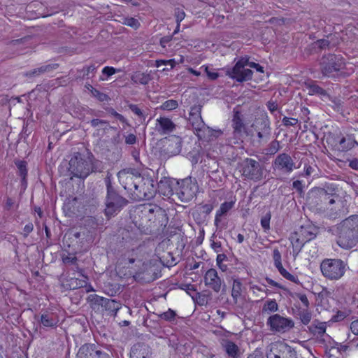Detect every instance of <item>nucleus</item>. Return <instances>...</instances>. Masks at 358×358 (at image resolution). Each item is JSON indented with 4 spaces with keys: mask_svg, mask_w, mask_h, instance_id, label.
I'll return each instance as SVG.
<instances>
[{
    "mask_svg": "<svg viewBox=\"0 0 358 358\" xmlns=\"http://www.w3.org/2000/svg\"><path fill=\"white\" fill-rule=\"evenodd\" d=\"M119 181L124 184V187L132 190V188L138 192V196L150 199L153 197L156 188L154 181L150 178H143L140 176L129 175L125 171L118 173Z\"/></svg>",
    "mask_w": 358,
    "mask_h": 358,
    "instance_id": "f257e3e1",
    "label": "nucleus"
},
{
    "mask_svg": "<svg viewBox=\"0 0 358 358\" xmlns=\"http://www.w3.org/2000/svg\"><path fill=\"white\" fill-rule=\"evenodd\" d=\"M334 231L340 247L345 249L353 248L358 242V215L344 220Z\"/></svg>",
    "mask_w": 358,
    "mask_h": 358,
    "instance_id": "f03ea898",
    "label": "nucleus"
},
{
    "mask_svg": "<svg viewBox=\"0 0 358 358\" xmlns=\"http://www.w3.org/2000/svg\"><path fill=\"white\" fill-rule=\"evenodd\" d=\"M317 234V228L310 224H307L297 229L289 237L294 252L299 254L305 243L314 239Z\"/></svg>",
    "mask_w": 358,
    "mask_h": 358,
    "instance_id": "7ed1b4c3",
    "label": "nucleus"
},
{
    "mask_svg": "<svg viewBox=\"0 0 358 358\" xmlns=\"http://www.w3.org/2000/svg\"><path fill=\"white\" fill-rule=\"evenodd\" d=\"M347 264L339 259H325L320 264L324 277L330 280H338L345 274Z\"/></svg>",
    "mask_w": 358,
    "mask_h": 358,
    "instance_id": "20e7f679",
    "label": "nucleus"
},
{
    "mask_svg": "<svg viewBox=\"0 0 358 358\" xmlns=\"http://www.w3.org/2000/svg\"><path fill=\"white\" fill-rule=\"evenodd\" d=\"M69 171L74 177L85 178L92 171V162L90 159H85L80 155H77L69 161Z\"/></svg>",
    "mask_w": 358,
    "mask_h": 358,
    "instance_id": "39448f33",
    "label": "nucleus"
},
{
    "mask_svg": "<svg viewBox=\"0 0 358 358\" xmlns=\"http://www.w3.org/2000/svg\"><path fill=\"white\" fill-rule=\"evenodd\" d=\"M127 204V201L124 198L117 194L109 187H108L105 208V213L108 217L117 214Z\"/></svg>",
    "mask_w": 358,
    "mask_h": 358,
    "instance_id": "423d86ee",
    "label": "nucleus"
},
{
    "mask_svg": "<svg viewBox=\"0 0 358 358\" xmlns=\"http://www.w3.org/2000/svg\"><path fill=\"white\" fill-rule=\"evenodd\" d=\"M243 176L250 180L259 181L264 176V169L260 164L252 159H245L241 164Z\"/></svg>",
    "mask_w": 358,
    "mask_h": 358,
    "instance_id": "0eeeda50",
    "label": "nucleus"
},
{
    "mask_svg": "<svg viewBox=\"0 0 358 358\" xmlns=\"http://www.w3.org/2000/svg\"><path fill=\"white\" fill-rule=\"evenodd\" d=\"M322 71L327 76H334L335 73L342 70L345 66L343 58L341 55H330L322 59Z\"/></svg>",
    "mask_w": 358,
    "mask_h": 358,
    "instance_id": "6e6552de",
    "label": "nucleus"
},
{
    "mask_svg": "<svg viewBox=\"0 0 358 358\" xmlns=\"http://www.w3.org/2000/svg\"><path fill=\"white\" fill-rule=\"evenodd\" d=\"M141 213L147 217L149 221L157 223L161 226L166 225L167 217L165 211L155 205H145L142 207Z\"/></svg>",
    "mask_w": 358,
    "mask_h": 358,
    "instance_id": "1a4fd4ad",
    "label": "nucleus"
},
{
    "mask_svg": "<svg viewBox=\"0 0 358 358\" xmlns=\"http://www.w3.org/2000/svg\"><path fill=\"white\" fill-rule=\"evenodd\" d=\"M267 358H296L295 351L283 342L273 343L266 354Z\"/></svg>",
    "mask_w": 358,
    "mask_h": 358,
    "instance_id": "9d476101",
    "label": "nucleus"
},
{
    "mask_svg": "<svg viewBox=\"0 0 358 358\" xmlns=\"http://www.w3.org/2000/svg\"><path fill=\"white\" fill-rule=\"evenodd\" d=\"M179 189L177 190L176 195L178 199L183 202H187L192 200L196 195L198 187L191 179L185 178L180 182H178Z\"/></svg>",
    "mask_w": 358,
    "mask_h": 358,
    "instance_id": "9b49d317",
    "label": "nucleus"
},
{
    "mask_svg": "<svg viewBox=\"0 0 358 358\" xmlns=\"http://www.w3.org/2000/svg\"><path fill=\"white\" fill-rule=\"evenodd\" d=\"M247 58L239 59L234 68L228 71V75L238 82H243L252 78V71L247 68Z\"/></svg>",
    "mask_w": 358,
    "mask_h": 358,
    "instance_id": "f8f14e48",
    "label": "nucleus"
},
{
    "mask_svg": "<svg viewBox=\"0 0 358 358\" xmlns=\"http://www.w3.org/2000/svg\"><path fill=\"white\" fill-rule=\"evenodd\" d=\"M267 324L272 331L278 332H286L294 327V322L292 320L278 314L271 316L268 319Z\"/></svg>",
    "mask_w": 358,
    "mask_h": 358,
    "instance_id": "ddd939ff",
    "label": "nucleus"
},
{
    "mask_svg": "<svg viewBox=\"0 0 358 358\" xmlns=\"http://www.w3.org/2000/svg\"><path fill=\"white\" fill-rule=\"evenodd\" d=\"M273 259L274 266L280 273V274L286 280L292 282L299 284V280L297 275L290 273L282 266L281 254L278 249H274L273 252Z\"/></svg>",
    "mask_w": 358,
    "mask_h": 358,
    "instance_id": "4468645a",
    "label": "nucleus"
},
{
    "mask_svg": "<svg viewBox=\"0 0 358 358\" xmlns=\"http://www.w3.org/2000/svg\"><path fill=\"white\" fill-rule=\"evenodd\" d=\"M329 206L330 217H335L341 214H344L347 210V204L345 200H342L338 196H334L328 201Z\"/></svg>",
    "mask_w": 358,
    "mask_h": 358,
    "instance_id": "2eb2a0df",
    "label": "nucleus"
},
{
    "mask_svg": "<svg viewBox=\"0 0 358 358\" xmlns=\"http://www.w3.org/2000/svg\"><path fill=\"white\" fill-rule=\"evenodd\" d=\"M204 282L206 286L216 292H220L221 289L222 280L215 269L210 268L206 271L204 275Z\"/></svg>",
    "mask_w": 358,
    "mask_h": 358,
    "instance_id": "dca6fc26",
    "label": "nucleus"
},
{
    "mask_svg": "<svg viewBox=\"0 0 358 358\" xmlns=\"http://www.w3.org/2000/svg\"><path fill=\"white\" fill-rule=\"evenodd\" d=\"M274 166L276 169L286 172H292L294 169V163L292 157L287 154H280L275 160Z\"/></svg>",
    "mask_w": 358,
    "mask_h": 358,
    "instance_id": "f3484780",
    "label": "nucleus"
},
{
    "mask_svg": "<svg viewBox=\"0 0 358 358\" xmlns=\"http://www.w3.org/2000/svg\"><path fill=\"white\" fill-rule=\"evenodd\" d=\"M175 127V124L168 117H159L156 120L155 130L161 135L172 132Z\"/></svg>",
    "mask_w": 358,
    "mask_h": 358,
    "instance_id": "a211bd4d",
    "label": "nucleus"
},
{
    "mask_svg": "<svg viewBox=\"0 0 358 358\" xmlns=\"http://www.w3.org/2000/svg\"><path fill=\"white\" fill-rule=\"evenodd\" d=\"M189 120L192 125L194 129L196 131V135L201 137L200 132H201L205 128V124L201 118L200 113L198 109H192L189 113Z\"/></svg>",
    "mask_w": 358,
    "mask_h": 358,
    "instance_id": "6ab92c4d",
    "label": "nucleus"
},
{
    "mask_svg": "<svg viewBox=\"0 0 358 358\" xmlns=\"http://www.w3.org/2000/svg\"><path fill=\"white\" fill-rule=\"evenodd\" d=\"M90 355L89 358H110L108 355L99 350H94L93 346L90 345H83L78 350L77 357L84 358V356Z\"/></svg>",
    "mask_w": 358,
    "mask_h": 358,
    "instance_id": "aec40b11",
    "label": "nucleus"
},
{
    "mask_svg": "<svg viewBox=\"0 0 358 358\" xmlns=\"http://www.w3.org/2000/svg\"><path fill=\"white\" fill-rule=\"evenodd\" d=\"M151 350L148 345L136 344L133 346L131 351V358H150Z\"/></svg>",
    "mask_w": 358,
    "mask_h": 358,
    "instance_id": "412c9836",
    "label": "nucleus"
},
{
    "mask_svg": "<svg viewBox=\"0 0 358 358\" xmlns=\"http://www.w3.org/2000/svg\"><path fill=\"white\" fill-rule=\"evenodd\" d=\"M221 345L228 356L237 358L240 355V349L234 342L229 340H222Z\"/></svg>",
    "mask_w": 358,
    "mask_h": 358,
    "instance_id": "4be33fe9",
    "label": "nucleus"
},
{
    "mask_svg": "<svg viewBox=\"0 0 358 358\" xmlns=\"http://www.w3.org/2000/svg\"><path fill=\"white\" fill-rule=\"evenodd\" d=\"M357 144V142L355 141V138L352 136L347 135L346 136L343 137L340 140L339 150L345 152L352 149Z\"/></svg>",
    "mask_w": 358,
    "mask_h": 358,
    "instance_id": "5701e85b",
    "label": "nucleus"
},
{
    "mask_svg": "<svg viewBox=\"0 0 358 358\" xmlns=\"http://www.w3.org/2000/svg\"><path fill=\"white\" fill-rule=\"evenodd\" d=\"M234 205V201L224 202L221 204L215 215V222L216 224L220 222V217L230 210L233 208Z\"/></svg>",
    "mask_w": 358,
    "mask_h": 358,
    "instance_id": "b1692460",
    "label": "nucleus"
},
{
    "mask_svg": "<svg viewBox=\"0 0 358 358\" xmlns=\"http://www.w3.org/2000/svg\"><path fill=\"white\" fill-rule=\"evenodd\" d=\"M131 80L136 83L146 85L150 80L149 74L142 72H136L131 76Z\"/></svg>",
    "mask_w": 358,
    "mask_h": 358,
    "instance_id": "393cba45",
    "label": "nucleus"
},
{
    "mask_svg": "<svg viewBox=\"0 0 358 358\" xmlns=\"http://www.w3.org/2000/svg\"><path fill=\"white\" fill-rule=\"evenodd\" d=\"M242 285L240 281L234 280L233 282V287L231 290V296L236 303L241 295Z\"/></svg>",
    "mask_w": 358,
    "mask_h": 358,
    "instance_id": "a878e982",
    "label": "nucleus"
},
{
    "mask_svg": "<svg viewBox=\"0 0 358 358\" xmlns=\"http://www.w3.org/2000/svg\"><path fill=\"white\" fill-rule=\"evenodd\" d=\"M278 310V305L275 300L269 299L266 301L262 308V311L264 313H273L276 312Z\"/></svg>",
    "mask_w": 358,
    "mask_h": 358,
    "instance_id": "bb28decb",
    "label": "nucleus"
},
{
    "mask_svg": "<svg viewBox=\"0 0 358 358\" xmlns=\"http://www.w3.org/2000/svg\"><path fill=\"white\" fill-rule=\"evenodd\" d=\"M57 322L50 315L43 314L41 316V322L45 327H55L57 326Z\"/></svg>",
    "mask_w": 358,
    "mask_h": 358,
    "instance_id": "cd10ccee",
    "label": "nucleus"
},
{
    "mask_svg": "<svg viewBox=\"0 0 358 358\" xmlns=\"http://www.w3.org/2000/svg\"><path fill=\"white\" fill-rule=\"evenodd\" d=\"M258 124H261L263 127L262 131H257L258 138L259 139L267 138L270 134V129L266 122L263 121H257L255 123V126L257 127Z\"/></svg>",
    "mask_w": 358,
    "mask_h": 358,
    "instance_id": "c85d7f7f",
    "label": "nucleus"
},
{
    "mask_svg": "<svg viewBox=\"0 0 358 358\" xmlns=\"http://www.w3.org/2000/svg\"><path fill=\"white\" fill-rule=\"evenodd\" d=\"M69 285L71 289H75L86 286V276L83 275L82 279L71 278Z\"/></svg>",
    "mask_w": 358,
    "mask_h": 358,
    "instance_id": "c756f323",
    "label": "nucleus"
},
{
    "mask_svg": "<svg viewBox=\"0 0 358 358\" xmlns=\"http://www.w3.org/2000/svg\"><path fill=\"white\" fill-rule=\"evenodd\" d=\"M159 192L165 196L169 197L173 194V190L167 181L161 180L158 185Z\"/></svg>",
    "mask_w": 358,
    "mask_h": 358,
    "instance_id": "7c9ffc66",
    "label": "nucleus"
},
{
    "mask_svg": "<svg viewBox=\"0 0 358 358\" xmlns=\"http://www.w3.org/2000/svg\"><path fill=\"white\" fill-rule=\"evenodd\" d=\"M233 127L235 131L241 133L245 131L244 125L238 113H236L233 118Z\"/></svg>",
    "mask_w": 358,
    "mask_h": 358,
    "instance_id": "2f4dec72",
    "label": "nucleus"
},
{
    "mask_svg": "<svg viewBox=\"0 0 358 358\" xmlns=\"http://www.w3.org/2000/svg\"><path fill=\"white\" fill-rule=\"evenodd\" d=\"M178 103L176 100L169 99L164 102L161 106L160 108L164 110H172L178 108Z\"/></svg>",
    "mask_w": 358,
    "mask_h": 358,
    "instance_id": "473e14b6",
    "label": "nucleus"
},
{
    "mask_svg": "<svg viewBox=\"0 0 358 358\" xmlns=\"http://www.w3.org/2000/svg\"><path fill=\"white\" fill-rule=\"evenodd\" d=\"M271 218V213L268 212L261 219V226L264 229V232H268L270 230Z\"/></svg>",
    "mask_w": 358,
    "mask_h": 358,
    "instance_id": "72a5a7b5",
    "label": "nucleus"
},
{
    "mask_svg": "<svg viewBox=\"0 0 358 358\" xmlns=\"http://www.w3.org/2000/svg\"><path fill=\"white\" fill-rule=\"evenodd\" d=\"M87 88L91 92L93 96L97 98L101 101H104L108 99L106 94L99 92L96 89L94 88L92 85L87 86Z\"/></svg>",
    "mask_w": 358,
    "mask_h": 358,
    "instance_id": "f704fd0d",
    "label": "nucleus"
},
{
    "mask_svg": "<svg viewBox=\"0 0 358 358\" xmlns=\"http://www.w3.org/2000/svg\"><path fill=\"white\" fill-rule=\"evenodd\" d=\"M122 20V23L124 24L131 27L135 29H138L140 26L138 20L134 17H124Z\"/></svg>",
    "mask_w": 358,
    "mask_h": 358,
    "instance_id": "c9c22d12",
    "label": "nucleus"
},
{
    "mask_svg": "<svg viewBox=\"0 0 358 358\" xmlns=\"http://www.w3.org/2000/svg\"><path fill=\"white\" fill-rule=\"evenodd\" d=\"M177 62L174 59H169V60H164V59H159L157 60L155 62V66L157 67H160L163 65H169L171 66V69H173L176 65Z\"/></svg>",
    "mask_w": 358,
    "mask_h": 358,
    "instance_id": "e433bc0d",
    "label": "nucleus"
},
{
    "mask_svg": "<svg viewBox=\"0 0 358 358\" xmlns=\"http://www.w3.org/2000/svg\"><path fill=\"white\" fill-rule=\"evenodd\" d=\"M201 68L204 69V70L207 74V76L208 77L209 79L214 80H216L219 77V73L217 71H215V70L210 69L208 66L203 65Z\"/></svg>",
    "mask_w": 358,
    "mask_h": 358,
    "instance_id": "4c0bfd02",
    "label": "nucleus"
},
{
    "mask_svg": "<svg viewBox=\"0 0 358 358\" xmlns=\"http://www.w3.org/2000/svg\"><path fill=\"white\" fill-rule=\"evenodd\" d=\"M15 164L19 169L20 176L23 178V180H24L27 173L26 169V163L23 161H18Z\"/></svg>",
    "mask_w": 358,
    "mask_h": 358,
    "instance_id": "58836bf2",
    "label": "nucleus"
},
{
    "mask_svg": "<svg viewBox=\"0 0 358 358\" xmlns=\"http://www.w3.org/2000/svg\"><path fill=\"white\" fill-rule=\"evenodd\" d=\"M169 141H172L176 145V149L171 151L172 153L178 154L181 150V139L178 136H172Z\"/></svg>",
    "mask_w": 358,
    "mask_h": 358,
    "instance_id": "ea45409f",
    "label": "nucleus"
},
{
    "mask_svg": "<svg viewBox=\"0 0 358 358\" xmlns=\"http://www.w3.org/2000/svg\"><path fill=\"white\" fill-rule=\"evenodd\" d=\"M175 316H176V313L171 309H169L167 311H166L160 315V317L162 319L167 320V321H171V320H173Z\"/></svg>",
    "mask_w": 358,
    "mask_h": 358,
    "instance_id": "a19ab883",
    "label": "nucleus"
},
{
    "mask_svg": "<svg viewBox=\"0 0 358 358\" xmlns=\"http://www.w3.org/2000/svg\"><path fill=\"white\" fill-rule=\"evenodd\" d=\"M282 123L285 126H294L298 123V120L296 118L285 117L282 119Z\"/></svg>",
    "mask_w": 358,
    "mask_h": 358,
    "instance_id": "79ce46f5",
    "label": "nucleus"
},
{
    "mask_svg": "<svg viewBox=\"0 0 358 358\" xmlns=\"http://www.w3.org/2000/svg\"><path fill=\"white\" fill-rule=\"evenodd\" d=\"M308 93L310 94H322L323 90L316 85H312L309 87Z\"/></svg>",
    "mask_w": 358,
    "mask_h": 358,
    "instance_id": "37998d69",
    "label": "nucleus"
},
{
    "mask_svg": "<svg viewBox=\"0 0 358 358\" xmlns=\"http://www.w3.org/2000/svg\"><path fill=\"white\" fill-rule=\"evenodd\" d=\"M348 315V313H347L346 311L339 310L334 315V319L335 321L338 322V321H341L343 319H345Z\"/></svg>",
    "mask_w": 358,
    "mask_h": 358,
    "instance_id": "c03bdc74",
    "label": "nucleus"
},
{
    "mask_svg": "<svg viewBox=\"0 0 358 358\" xmlns=\"http://www.w3.org/2000/svg\"><path fill=\"white\" fill-rule=\"evenodd\" d=\"M117 71H119V70H116L113 67H110V66H106L102 70V73L103 74L107 75L108 76H110L115 74Z\"/></svg>",
    "mask_w": 358,
    "mask_h": 358,
    "instance_id": "a18cd8bd",
    "label": "nucleus"
},
{
    "mask_svg": "<svg viewBox=\"0 0 358 358\" xmlns=\"http://www.w3.org/2000/svg\"><path fill=\"white\" fill-rule=\"evenodd\" d=\"M247 68H253L255 69H256L257 71H259V72H263V68L258 64H256V63H254V62H250L248 61V59H247V64H245Z\"/></svg>",
    "mask_w": 358,
    "mask_h": 358,
    "instance_id": "49530a36",
    "label": "nucleus"
},
{
    "mask_svg": "<svg viewBox=\"0 0 358 358\" xmlns=\"http://www.w3.org/2000/svg\"><path fill=\"white\" fill-rule=\"evenodd\" d=\"M301 320L304 324H307L310 322L311 320V315L308 312H303L301 315Z\"/></svg>",
    "mask_w": 358,
    "mask_h": 358,
    "instance_id": "de8ad7c7",
    "label": "nucleus"
},
{
    "mask_svg": "<svg viewBox=\"0 0 358 358\" xmlns=\"http://www.w3.org/2000/svg\"><path fill=\"white\" fill-rule=\"evenodd\" d=\"M315 329L319 335H323L326 331V325L324 323H320L315 327Z\"/></svg>",
    "mask_w": 358,
    "mask_h": 358,
    "instance_id": "09e8293b",
    "label": "nucleus"
},
{
    "mask_svg": "<svg viewBox=\"0 0 358 358\" xmlns=\"http://www.w3.org/2000/svg\"><path fill=\"white\" fill-rule=\"evenodd\" d=\"M315 172V168L310 166V165H307L306 164L304 166V176H311L313 173Z\"/></svg>",
    "mask_w": 358,
    "mask_h": 358,
    "instance_id": "8fccbe9b",
    "label": "nucleus"
},
{
    "mask_svg": "<svg viewBox=\"0 0 358 358\" xmlns=\"http://www.w3.org/2000/svg\"><path fill=\"white\" fill-rule=\"evenodd\" d=\"M350 329L354 334L358 335V320L352 322L350 324Z\"/></svg>",
    "mask_w": 358,
    "mask_h": 358,
    "instance_id": "3c124183",
    "label": "nucleus"
},
{
    "mask_svg": "<svg viewBox=\"0 0 358 358\" xmlns=\"http://www.w3.org/2000/svg\"><path fill=\"white\" fill-rule=\"evenodd\" d=\"M136 138L134 134H129L125 139V142L127 144L132 145L136 143Z\"/></svg>",
    "mask_w": 358,
    "mask_h": 358,
    "instance_id": "603ef678",
    "label": "nucleus"
},
{
    "mask_svg": "<svg viewBox=\"0 0 358 358\" xmlns=\"http://www.w3.org/2000/svg\"><path fill=\"white\" fill-rule=\"evenodd\" d=\"M266 280L270 285H271L273 287H278L280 289H283V287L280 284H279L278 282L274 281L273 280H272L269 278H266Z\"/></svg>",
    "mask_w": 358,
    "mask_h": 358,
    "instance_id": "864d4df0",
    "label": "nucleus"
},
{
    "mask_svg": "<svg viewBox=\"0 0 358 358\" xmlns=\"http://www.w3.org/2000/svg\"><path fill=\"white\" fill-rule=\"evenodd\" d=\"M248 358H264V355L260 350H255Z\"/></svg>",
    "mask_w": 358,
    "mask_h": 358,
    "instance_id": "5fc2aeb1",
    "label": "nucleus"
},
{
    "mask_svg": "<svg viewBox=\"0 0 358 358\" xmlns=\"http://www.w3.org/2000/svg\"><path fill=\"white\" fill-rule=\"evenodd\" d=\"M34 227L31 223L27 224L24 227V232L25 236H27L30 232L33 231Z\"/></svg>",
    "mask_w": 358,
    "mask_h": 358,
    "instance_id": "6e6d98bb",
    "label": "nucleus"
},
{
    "mask_svg": "<svg viewBox=\"0 0 358 358\" xmlns=\"http://www.w3.org/2000/svg\"><path fill=\"white\" fill-rule=\"evenodd\" d=\"M176 17L177 23H180V22L185 18V13L183 11H178Z\"/></svg>",
    "mask_w": 358,
    "mask_h": 358,
    "instance_id": "4d7b16f0",
    "label": "nucleus"
},
{
    "mask_svg": "<svg viewBox=\"0 0 358 358\" xmlns=\"http://www.w3.org/2000/svg\"><path fill=\"white\" fill-rule=\"evenodd\" d=\"M293 187L296 190L301 192L302 191V183L300 180H296L293 182Z\"/></svg>",
    "mask_w": 358,
    "mask_h": 358,
    "instance_id": "13d9d810",
    "label": "nucleus"
},
{
    "mask_svg": "<svg viewBox=\"0 0 358 358\" xmlns=\"http://www.w3.org/2000/svg\"><path fill=\"white\" fill-rule=\"evenodd\" d=\"M349 166L355 170H358V160L355 159L350 162Z\"/></svg>",
    "mask_w": 358,
    "mask_h": 358,
    "instance_id": "bf43d9fd",
    "label": "nucleus"
},
{
    "mask_svg": "<svg viewBox=\"0 0 358 358\" xmlns=\"http://www.w3.org/2000/svg\"><path fill=\"white\" fill-rule=\"evenodd\" d=\"M250 289L252 290L254 293H255L257 291L263 292V289L257 285H250Z\"/></svg>",
    "mask_w": 358,
    "mask_h": 358,
    "instance_id": "052dcab7",
    "label": "nucleus"
},
{
    "mask_svg": "<svg viewBox=\"0 0 358 358\" xmlns=\"http://www.w3.org/2000/svg\"><path fill=\"white\" fill-rule=\"evenodd\" d=\"M101 123H103V121L100 120H99V119H93V120L91 121V124H92V126H93V127H96V126H98L99 124H101Z\"/></svg>",
    "mask_w": 358,
    "mask_h": 358,
    "instance_id": "680f3d73",
    "label": "nucleus"
},
{
    "mask_svg": "<svg viewBox=\"0 0 358 358\" xmlns=\"http://www.w3.org/2000/svg\"><path fill=\"white\" fill-rule=\"evenodd\" d=\"M301 301L302 302V303L306 306V307L308 306L309 304V302H308V300L307 299V297L306 296H301Z\"/></svg>",
    "mask_w": 358,
    "mask_h": 358,
    "instance_id": "e2e57ef3",
    "label": "nucleus"
},
{
    "mask_svg": "<svg viewBox=\"0 0 358 358\" xmlns=\"http://www.w3.org/2000/svg\"><path fill=\"white\" fill-rule=\"evenodd\" d=\"M83 287H85L87 292L94 291L92 286L91 285L87 284V277H86V286H84Z\"/></svg>",
    "mask_w": 358,
    "mask_h": 358,
    "instance_id": "0e129e2a",
    "label": "nucleus"
},
{
    "mask_svg": "<svg viewBox=\"0 0 358 358\" xmlns=\"http://www.w3.org/2000/svg\"><path fill=\"white\" fill-rule=\"evenodd\" d=\"M188 71L196 76H199L201 75V73L199 71H197L193 69L192 68H189Z\"/></svg>",
    "mask_w": 358,
    "mask_h": 358,
    "instance_id": "69168bd1",
    "label": "nucleus"
},
{
    "mask_svg": "<svg viewBox=\"0 0 358 358\" xmlns=\"http://www.w3.org/2000/svg\"><path fill=\"white\" fill-rule=\"evenodd\" d=\"M244 241V236L243 235L241 234H238V236H237V242L238 243H243Z\"/></svg>",
    "mask_w": 358,
    "mask_h": 358,
    "instance_id": "338daca9",
    "label": "nucleus"
},
{
    "mask_svg": "<svg viewBox=\"0 0 358 358\" xmlns=\"http://www.w3.org/2000/svg\"><path fill=\"white\" fill-rule=\"evenodd\" d=\"M318 43H319L320 47L323 48V47H324V46L328 45V41H326V40H321V41H318Z\"/></svg>",
    "mask_w": 358,
    "mask_h": 358,
    "instance_id": "774afa93",
    "label": "nucleus"
}]
</instances>
